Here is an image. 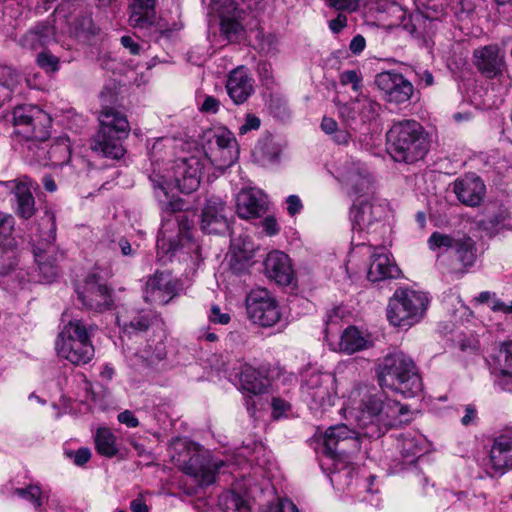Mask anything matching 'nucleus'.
Instances as JSON below:
<instances>
[{
	"label": "nucleus",
	"mask_w": 512,
	"mask_h": 512,
	"mask_svg": "<svg viewBox=\"0 0 512 512\" xmlns=\"http://www.w3.org/2000/svg\"><path fill=\"white\" fill-rule=\"evenodd\" d=\"M69 457L72 458L75 465L83 466L90 460L91 451L89 448L82 447L74 452H70Z\"/></svg>",
	"instance_id": "e2e57ef3"
},
{
	"label": "nucleus",
	"mask_w": 512,
	"mask_h": 512,
	"mask_svg": "<svg viewBox=\"0 0 512 512\" xmlns=\"http://www.w3.org/2000/svg\"><path fill=\"white\" fill-rule=\"evenodd\" d=\"M293 375L282 372L278 367L261 366L258 369L246 363H238L233 367L228 376V381L232 384H271L273 382H292Z\"/></svg>",
	"instance_id": "4468645a"
},
{
	"label": "nucleus",
	"mask_w": 512,
	"mask_h": 512,
	"mask_svg": "<svg viewBox=\"0 0 512 512\" xmlns=\"http://www.w3.org/2000/svg\"><path fill=\"white\" fill-rule=\"evenodd\" d=\"M36 62L38 66L48 72H55L59 69L58 57L49 51H43L37 55Z\"/></svg>",
	"instance_id": "5fc2aeb1"
},
{
	"label": "nucleus",
	"mask_w": 512,
	"mask_h": 512,
	"mask_svg": "<svg viewBox=\"0 0 512 512\" xmlns=\"http://www.w3.org/2000/svg\"><path fill=\"white\" fill-rule=\"evenodd\" d=\"M359 110H360V123H367L379 116L381 105L364 95L358 97Z\"/></svg>",
	"instance_id": "49530a36"
},
{
	"label": "nucleus",
	"mask_w": 512,
	"mask_h": 512,
	"mask_svg": "<svg viewBox=\"0 0 512 512\" xmlns=\"http://www.w3.org/2000/svg\"><path fill=\"white\" fill-rule=\"evenodd\" d=\"M220 101L213 96H205L199 109L203 113L216 114L219 111Z\"/></svg>",
	"instance_id": "69168bd1"
},
{
	"label": "nucleus",
	"mask_w": 512,
	"mask_h": 512,
	"mask_svg": "<svg viewBox=\"0 0 512 512\" xmlns=\"http://www.w3.org/2000/svg\"><path fill=\"white\" fill-rule=\"evenodd\" d=\"M453 191L462 204L476 207L483 201L486 187L480 177L468 174L454 182Z\"/></svg>",
	"instance_id": "a878e982"
},
{
	"label": "nucleus",
	"mask_w": 512,
	"mask_h": 512,
	"mask_svg": "<svg viewBox=\"0 0 512 512\" xmlns=\"http://www.w3.org/2000/svg\"><path fill=\"white\" fill-rule=\"evenodd\" d=\"M226 465V461L213 460L206 455L194 454L182 464L181 469L203 487L213 484L216 481V475Z\"/></svg>",
	"instance_id": "aec40b11"
},
{
	"label": "nucleus",
	"mask_w": 512,
	"mask_h": 512,
	"mask_svg": "<svg viewBox=\"0 0 512 512\" xmlns=\"http://www.w3.org/2000/svg\"><path fill=\"white\" fill-rule=\"evenodd\" d=\"M93 330V326L85 324L82 320L69 321L62 328L56 341L59 357L74 365L90 362L94 356V347L91 342Z\"/></svg>",
	"instance_id": "39448f33"
},
{
	"label": "nucleus",
	"mask_w": 512,
	"mask_h": 512,
	"mask_svg": "<svg viewBox=\"0 0 512 512\" xmlns=\"http://www.w3.org/2000/svg\"><path fill=\"white\" fill-rule=\"evenodd\" d=\"M456 236L457 233L446 234L440 231H435L429 236L427 246L436 254L437 261L450 252L453 245H457Z\"/></svg>",
	"instance_id": "37998d69"
},
{
	"label": "nucleus",
	"mask_w": 512,
	"mask_h": 512,
	"mask_svg": "<svg viewBox=\"0 0 512 512\" xmlns=\"http://www.w3.org/2000/svg\"><path fill=\"white\" fill-rule=\"evenodd\" d=\"M180 290L179 281L169 272H156L151 276L144 289V300L155 305L169 303Z\"/></svg>",
	"instance_id": "6ab92c4d"
},
{
	"label": "nucleus",
	"mask_w": 512,
	"mask_h": 512,
	"mask_svg": "<svg viewBox=\"0 0 512 512\" xmlns=\"http://www.w3.org/2000/svg\"><path fill=\"white\" fill-rule=\"evenodd\" d=\"M429 299L424 292L397 289L387 306V319L393 326L409 328L420 322L428 308Z\"/></svg>",
	"instance_id": "423d86ee"
},
{
	"label": "nucleus",
	"mask_w": 512,
	"mask_h": 512,
	"mask_svg": "<svg viewBox=\"0 0 512 512\" xmlns=\"http://www.w3.org/2000/svg\"><path fill=\"white\" fill-rule=\"evenodd\" d=\"M375 84L382 98L392 104H404L411 99L414 93L413 84L401 73L394 70L383 71L377 74Z\"/></svg>",
	"instance_id": "2eb2a0df"
},
{
	"label": "nucleus",
	"mask_w": 512,
	"mask_h": 512,
	"mask_svg": "<svg viewBox=\"0 0 512 512\" xmlns=\"http://www.w3.org/2000/svg\"><path fill=\"white\" fill-rule=\"evenodd\" d=\"M268 451L262 443L253 442L237 448L235 455L229 460V466H242L244 463L266 468L270 462Z\"/></svg>",
	"instance_id": "2f4dec72"
},
{
	"label": "nucleus",
	"mask_w": 512,
	"mask_h": 512,
	"mask_svg": "<svg viewBox=\"0 0 512 512\" xmlns=\"http://www.w3.org/2000/svg\"><path fill=\"white\" fill-rule=\"evenodd\" d=\"M201 228L205 233H219L228 228L225 203L218 197L207 200L201 219Z\"/></svg>",
	"instance_id": "c756f323"
},
{
	"label": "nucleus",
	"mask_w": 512,
	"mask_h": 512,
	"mask_svg": "<svg viewBox=\"0 0 512 512\" xmlns=\"http://www.w3.org/2000/svg\"><path fill=\"white\" fill-rule=\"evenodd\" d=\"M20 75L11 67L0 66V86L13 91L18 85Z\"/></svg>",
	"instance_id": "603ef678"
},
{
	"label": "nucleus",
	"mask_w": 512,
	"mask_h": 512,
	"mask_svg": "<svg viewBox=\"0 0 512 512\" xmlns=\"http://www.w3.org/2000/svg\"><path fill=\"white\" fill-rule=\"evenodd\" d=\"M287 212L290 216H294L303 208L301 199L297 195H290L286 199Z\"/></svg>",
	"instance_id": "338daca9"
},
{
	"label": "nucleus",
	"mask_w": 512,
	"mask_h": 512,
	"mask_svg": "<svg viewBox=\"0 0 512 512\" xmlns=\"http://www.w3.org/2000/svg\"><path fill=\"white\" fill-rule=\"evenodd\" d=\"M359 0H328V5L336 10L353 12L358 8Z\"/></svg>",
	"instance_id": "680f3d73"
},
{
	"label": "nucleus",
	"mask_w": 512,
	"mask_h": 512,
	"mask_svg": "<svg viewBox=\"0 0 512 512\" xmlns=\"http://www.w3.org/2000/svg\"><path fill=\"white\" fill-rule=\"evenodd\" d=\"M14 226V217L9 213L0 211V244H4L11 237Z\"/></svg>",
	"instance_id": "864d4df0"
},
{
	"label": "nucleus",
	"mask_w": 512,
	"mask_h": 512,
	"mask_svg": "<svg viewBox=\"0 0 512 512\" xmlns=\"http://www.w3.org/2000/svg\"><path fill=\"white\" fill-rule=\"evenodd\" d=\"M230 315L228 313L221 312V309L217 305H213L210 309L209 320L214 324L226 325L230 321Z\"/></svg>",
	"instance_id": "0e129e2a"
},
{
	"label": "nucleus",
	"mask_w": 512,
	"mask_h": 512,
	"mask_svg": "<svg viewBox=\"0 0 512 512\" xmlns=\"http://www.w3.org/2000/svg\"><path fill=\"white\" fill-rule=\"evenodd\" d=\"M209 152L206 157L208 164L219 169H225L233 165L239 157V145L233 132L225 127L215 129L209 138Z\"/></svg>",
	"instance_id": "9d476101"
},
{
	"label": "nucleus",
	"mask_w": 512,
	"mask_h": 512,
	"mask_svg": "<svg viewBox=\"0 0 512 512\" xmlns=\"http://www.w3.org/2000/svg\"><path fill=\"white\" fill-rule=\"evenodd\" d=\"M211 9L220 19L221 35L228 42H236L244 35V9L238 0H210Z\"/></svg>",
	"instance_id": "f8f14e48"
},
{
	"label": "nucleus",
	"mask_w": 512,
	"mask_h": 512,
	"mask_svg": "<svg viewBox=\"0 0 512 512\" xmlns=\"http://www.w3.org/2000/svg\"><path fill=\"white\" fill-rule=\"evenodd\" d=\"M270 406L272 408V417L276 420L286 417L291 409L290 403L279 397H271Z\"/></svg>",
	"instance_id": "4d7b16f0"
},
{
	"label": "nucleus",
	"mask_w": 512,
	"mask_h": 512,
	"mask_svg": "<svg viewBox=\"0 0 512 512\" xmlns=\"http://www.w3.org/2000/svg\"><path fill=\"white\" fill-rule=\"evenodd\" d=\"M0 188L13 190L16 199V213L20 218L29 219L35 213V199L31 192L32 181L28 178L0 182Z\"/></svg>",
	"instance_id": "cd10ccee"
},
{
	"label": "nucleus",
	"mask_w": 512,
	"mask_h": 512,
	"mask_svg": "<svg viewBox=\"0 0 512 512\" xmlns=\"http://www.w3.org/2000/svg\"><path fill=\"white\" fill-rule=\"evenodd\" d=\"M55 27L49 22H39L30 28L19 40L22 48L38 50L56 42Z\"/></svg>",
	"instance_id": "7c9ffc66"
},
{
	"label": "nucleus",
	"mask_w": 512,
	"mask_h": 512,
	"mask_svg": "<svg viewBox=\"0 0 512 512\" xmlns=\"http://www.w3.org/2000/svg\"><path fill=\"white\" fill-rule=\"evenodd\" d=\"M247 491L240 492V483L233 484L232 490L220 498V505L226 512H250V506L246 499Z\"/></svg>",
	"instance_id": "ea45409f"
},
{
	"label": "nucleus",
	"mask_w": 512,
	"mask_h": 512,
	"mask_svg": "<svg viewBox=\"0 0 512 512\" xmlns=\"http://www.w3.org/2000/svg\"><path fill=\"white\" fill-rule=\"evenodd\" d=\"M376 374L379 384H418L422 381L414 361L402 352L386 355L379 363Z\"/></svg>",
	"instance_id": "6e6552de"
},
{
	"label": "nucleus",
	"mask_w": 512,
	"mask_h": 512,
	"mask_svg": "<svg viewBox=\"0 0 512 512\" xmlns=\"http://www.w3.org/2000/svg\"><path fill=\"white\" fill-rule=\"evenodd\" d=\"M44 140H37L36 145H32V150H28L27 158L30 161L41 165L62 166L69 162L71 156L70 140L66 136L58 138L47 149Z\"/></svg>",
	"instance_id": "a211bd4d"
},
{
	"label": "nucleus",
	"mask_w": 512,
	"mask_h": 512,
	"mask_svg": "<svg viewBox=\"0 0 512 512\" xmlns=\"http://www.w3.org/2000/svg\"><path fill=\"white\" fill-rule=\"evenodd\" d=\"M358 97L339 107V115L348 127L356 128L360 123V110H359Z\"/></svg>",
	"instance_id": "de8ad7c7"
},
{
	"label": "nucleus",
	"mask_w": 512,
	"mask_h": 512,
	"mask_svg": "<svg viewBox=\"0 0 512 512\" xmlns=\"http://www.w3.org/2000/svg\"><path fill=\"white\" fill-rule=\"evenodd\" d=\"M369 340L356 327L350 326L344 330L339 343L340 350L347 354L367 348Z\"/></svg>",
	"instance_id": "a19ab883"
},
{
	"label": "nucleus",
	"mask_w": 512,
	"mask_h": 512,
	"mask_svg": "<svg viewBox=\"0 0 512 512\" xmlns=\"http://www.w3.org/2000/svg\"><path fill=\"white\" fill-rule=\"evenodd\" d=\"M39 226L46 228L45 232L39 231L37 235V245H35L34 256L38 264L39 272L44 282L50 283L58 276V267L55 264V259L51 261L49 258L55 252L52 245L56 238V227L54 217L46 215L41 219Z\"/></svg>",
	"instance_id": "1a4fd4ad"
},
{
	"label": "nucleus",
	"mask_w": 512,
	"mask_h": 512,
	"mask_svg": "<svg viewBox=\"0 0 512 512\" xmlns=\"http://www.w3.org/2000/svg\"><path fill=\"white\" fill-rule=\"evenodd\" d=\"M473 64L488 79L501 78L507 71L505 52L498 44H489L475 49Z\"/></svg>",
	"instance_id": "f3484780"
},
{
	"label": "nucleus",
	"mask_w": 512,
	"mask_h": 512,
	"mask_svg": "<svg viewBox=\"0 0 512 512\" xmlns=\"http://www.w3.org/2000/svg\"><path fill=\"white\" fill-rule=\"evenodd\" d=\"M173 141L157 139L149 151L150 168L146 169L154 193L164 212H177L184 208L182 199L172 193L178 189L182 193H192L200 185L202 171L208 165L202 154L191 155L175 160L170 169L163 168L165 157L172 155Z\"/></svg>",
	"instance_id": "f03ea898"
},
{
	"label": "nucleus",
	"mask_w": 512,
	"mask_h": 512,
	"mask_svg": "<svg viewBox=\"0 0 512 512\" xmlns=\"http://www.w3.org/2000/svg\"><path fill=\"white\" fill-rule=\"evenodd\" d=\"M254 154L262 159L263 162L273 163L277 162L280 154L278 145L272 141L267 140L260 142L256 147Z\"/></svg>",
	"instance_id": "09e8293b"
},
{
	"label": "nucleus",
	"mask_w": 512,
	"mask_h": 512,
	"mask_svg": "<svg viewBox=\"0 0 512 512\" xmlns=\"http://www.w3.org/2000/svg\"><path fill=\"white\" fill-rule=\"evenodd\" d=\"M440 496L444 498L447 503H462L464 507L473 511H479L487 505L486 494L474 489L459 492L443 490Z\"/></svg>",
	"instance_id": "72a5a7b5"
},
{
	"label": "nucleus",
	"mask_w": 512,
	"mask_h": 512,
	"mask_svg": "<svg viewBox=\"0 0 512 512\" xmlns=\"http://www.w3.org/2000/svg\"><path fill=\"white\" fill-rule=\"evenodd\" d=\"M46 493V491H42L37 485H29L26 488H17L14 491V494L17 496L31 502L37 512H47L46 509L43 508Z\"/></svg>",
	"instance_id": "a18cd8bd"
},
{
	"label": "nucleus",
	"mask_w": 512,
	"mask_h": 512,
	"mask_svg": "<svg viewBox=\"0 0 512 512\" xmlns=\"http://www.w3.org/2000/svg\"><path fill=\"white\" fill-rule=\"evenodd\" d=\"M16 263V250L0 244V276L7 275Z\"/></svg>",
	"instance_id": "8fccbe9b"
},
{
	"label": "nucleus",
	"mask_w": 512,
	"mask_h": 512,
	"mask_svg": "<svg viewBox=\"0 0 512 512\" xmlns=\"http://www.w3.org/2000/svg\"><path fill=\"white\" fill-rule=\"evenodd\" d=\"M335 178L355 195H365L372 187L370 173L360 162L350 161L337 167Z\"/></svg>",
	"instance_id": "412c9836"
},
{
	"label": "nucleus",
	"mask_w": 512,
	"mask_h": 512,
	"mask_svg": "<svg viewBox=\"0 0 512 512\" xmlns=\"http://www.w3.org/2000/svg\"><path fill=\"white\" fill-rule=\"evenodd\" d=\"M264 512H299V510L292 501L281 499L277 503L269 505Z\"/></svg>",
	"instance_id": "052dcab7"
},
{
	"label": "nucleus",
	"mask_w": 512,
	"mask_h": 512,
	"mask_svg": "<svg viewBox=\"0 0 512 512\" xmlns=\"http://www.w3.org/2000/svg\"><path fill=\"white\" fill-rule=\"evenodd\" d=\"M456 242L457 245H453V248L447 254L453 255L464 268L473 266L476 260V248L473 239L457 234Z\"/></svg>",
	"instance_id": "4c0bfd02"
},
{
	"label": "nucleus",
	"mask_w": 512,
	"mask_h": 512,
	"mask_svg": "<svg viewBox=\"0 0 512 512\" xmlns=\"http://www.w3.org/2000/svg\"><path fill=\"white\" fill-rule=\"evenodd\" d=\"M405 464H414L426 451V441L422 435L403 434L398 445Z\"/></svg>",
	"instance_id": "c9c22d12"
},
{
	"label": "nucleus",
	"mask_w": 512,
	"mask_h": 512,
	"mask_svg": "<svg viewBox=\"0 0 512 512\" xmlns=\"http://www.w3.org/2000/svg\"><path fill=\"white\" fill-rule=\"evenodd\" d=\"M241 393L245 399L247 411L251 416H255L257 411L267 408L270 401L269 386H240Z\"/></svg>",
	"instance_id": "e433bc0d"
},
{
	"label": "nucleus",
	"mask_w": 512,
	"mask_h": 512,
	"mask_svg": "<svg viewBox=\"0 0 512 512\" xmlns=\"http://www.w3.org/2000/svg\"><path fill=\"white\" fill-rule=\"evenodd\" d=\"M225 88L232 102L241 105L254 93V79L247 68L238 66L228 74Z\"/></svg>",
	"instance_id": "b1692460"
},
{
	"label": "nucleus",
	"mask_w": 512,
	"mask_h": 512,
	"mask_svg": "<svg viewBox=\"0 0 512 512\" xmlns=\"http://www.w3.org/2000/svg\"><path fill=\"white\" fill-rule=\"evenodd\" d=\"M401 271L391 259L386 247L377 246L371 254V263L368 270V279L372 282L385 279L398 278Z\"/></svg>",
	"instance_id": "bb28decb"
},
{
	"label": "nucleus",
	"mask_w": 512,
	"mask_h": 512,
	"mask_svg": "<svg viewBox=\"0 0 512 512\" xmlns=\"http://www.w3.org/2000/svg\"><path fill=\"white\" fill-rule=\"evenodd\" d=\"M157 0H128L129 25L151 41L168 37V23L157 15Z\"/></svg>",
	"instance_id": "0eeeda50"
},
{
	"label": "nucleus",
	"mask_w": 512,
	"mask_h": 512,
	"mask_svg": "<svg viewBox=\"0 0 512 512\" xmlns=\"http://www.w3.org/2000/svg\"><path fill=\"white\" fill-rule=\"evenodd\" d=\"M429 144L427 133L415 120L395 122L387 132V150L397 162L414 163L423 159Z\"/></svg>",
	"instance_id": "7ed1b4c3"
},
{
	"label": "nucleus",
	"mask_w": 512,
	"mask_h": 512,
	"mask_svg": "<svg viewBox=\"0 0 512 512\" xmlns=\"http://www.w3.org/2000/svg\"><path fill=\"white\" fill-rule=\"evenodd\" d=\"M489 465L500 473L512 469V429L494 438L489 452Z\"/></svg>",
	"instance_id": "c85d7f7f"
},
{
	"label": "nucleus",
	"mask_w": 512,
	"mask_h": 512,
	"mask_svg": "<svg viewBox=\"0 0 512 512\" xmlns=\"http://www.w3.org/2000/svg\"><path fill=\"white\" fill-rule=\"evenodd\" d=\"M384 214L385 206L381 203L368 200L354 203L350 212L353 229L370 232L375 227L373 231H376L378 228L385 230L384 225L380 223Z\"/></svg>",
	"instance_id": "4be33fe9"
},
{
	"label": "nucleus",
	"mask_w": 512,
	"mask_h": 512,
	"mask_svg": "<svg viewBox=\"0 0 512 512\" xmlns=\"http://www.w3.org/2000/svg\"><path fill=\"white\" fill-rule=\"evenodd\" d=\"M154 314L151 311H125L116 316V322L124 333L133 334L146 331L152 323Z\"/></svg>",
	"instance_id": "473e14b6"
},
{
	"label": "nucleus",
	"mask_w": 512,
	"mask_h": 512,
	"mask_svg": "<svg viewBox=\"0 0 512 512\" xmlns=\"http://www.w3.org/2000/svg\"><path fill=\"white\" fill-rule=\"evenodd\" d=\"M43 508H45L47 512H66L61 499L54 494L46 493Z\"/></svg>",
	"instance_id": "bf43d9fd"
},
{
	"label": "nucleus",
	"mask_w": 512,
	"mask_h": 512,
	"mask_svg": "<svg viewBox=\"0 0 512 512\" xmlns=\"http://www.w3.org/2000/svg\"><path fill=\"white\" fill-rule=\"evenodd\" d=\"M267 208V197L260 189L244 188L236 196V212L242 219L261 217Z\"/></svg>",
	"instance_id": "5701e85b"
},
{
	"label": "nucleus",
	"mask_w": 512,
	"mask_h": 512,
	"mask_svg": "<svg viewBox=\"0 0 512 512\" xmlns=\"http://www.w3.org/2000/svg\"><path fill=\"white\" fill-rule=\"evenodd\" d=\"M99 122L100 129L93 137L92 150L112 159L121 158L125 152L122 140L128 137L130 131L126 116L113 108H104Z\"/></svg>",
	"instance_id": "20e7f679"
},
{
	"label": "nucleus",
	"mask_w": 512,
	"mask_h": 512,
	"mask_svg": "<svg viewBox=\"0 0 512 512\" xmlns=\"http://www.w3.org/2000/svg\"><path fill=\"white\" fill-rule=\"evenodd\" d=\"M246 308L249 319L262 327L275 325L281 317L277 301L266 289L251 290L246 299Z\"/></svg>",
	"instance_id": "ddd939ff"
},
{
	"label": "nucleus",
	"mask_w": 512,
	"mask_h": 512,
	"mask_svg": "<svg viewBox=\"0 0 512 512\" xmlns=\"http://www.w3.org/2000/svg\"><path fill=\"white\" fill-rule=\"evenodd\" d=\"M265 275L281 286L290 285L294 279L291 259L282 251L274 250L264 260Z\"/></svg>",
	"instance_id": "393cba45"
},
{
	"label": "nucleus",
	"mask_w": 512,
	"mask_h": 512,
	"mask_svg": "<svg viewBox=\"0 0 512 512\" xmlns=\"http://www.w3.org/2000/svg\"><path fill=\"white\" fill-rule=\"evenodd\" d=\"M414 393L409 386H351L342 409L355 420L362 436L379 438L398 415L407 412L400 398L412 397ZM359 436L360 432L346 424L329 427L323 437L324 457L331 461L340 459L349 448H358Z\"/></svg>",
	"instance_id": "f257e3e1"
},
{
	"label": "nucleus",
	"mask_w": 512,
	"mask_h": 512,
	"mask_svg": "<svg viewBox=\"0 0 512 512\" xmlns=\"http://www.w3.org/2000/svg\"><path fill=\"white\" fill-rule=\"evenodd\" d=\"M141 357L153 365L156 362L163 360L166 357V347L162 340L155 343L154 348L149 344L148 347L142 352Z\"/></svg>",
	"instance_id": "3c124183"
},
{
	"label": "nucleus",
	"mask_w": 512,
	"mask_h": 512,
	"mask_svg": "<svg viewBox=\"0 0 512 512\" xmlns=\"http://www.w3.org/2000/svg\"><path fill=\"white\" fill-rule=\"evenodd\" d=\"M77 294L82 304L95 312L110 310L114 306L111 290L95 274L87 276L83 288L78 289Z\"/></svg>",
	"instance_id": "dca6fc26"
},
{
	"label": "nucleus",
	"mask_w": 512,
	"mask_h": 512,
	"mask_svg": "<svg viewBox=\"0 0 512 512\" xmlns=\"http://www.w3.org/2000/svg\"><path fill=\"white\" fill-rule=\"evenodd\" d=\"M489 364L494 373L512 377V341L502 343Z\"/></svg>",
	"instance_id": "79ce46f5"
},
{
	"label": "nucleus",
	"mask_w": 512,
	"mask_h": 512,
	"mask_svg": "<svg viewBox=\"0 0 512 512\" xmlns=\"http://www.w3.org/2000/svg\"><path fill=\"white\" fill-rule=\"evenodd\" d=\"M376 10L380 21H389V25H396L405 17L402 7L395 2L380 1L377 3Z\"/></svg>",
	"instance_id": "c03bdc74"
},
{
	"label": "nucleus",
	"mask_w": 512,
	"mask_h": 512,
	"mask_svg": "<svg viewBox=\"0 0 512 512\" xmlns=\"http://www.w3.org/2000/svg\"><path fill=\"white\" fill-rule=\"evenodd\" d=\"M95 449L103 457L113 458L119 452L117 437L107 427H99L93 434Z\"/></svg>",
	"instance_id": "58836bf2"
},
{
	"label": "nucleus",
	"mask_w": 512,
	"mask_h": 512,
	"mask_svg": "<svg viewBox=\"0 0 512 512\" xmlns=\"http://www.w3.org/2000/svg\"><path fill=\"white\" fill-rule=\"evenodd\" d=\"M490 308L494 312H502L504 314H512V301L506 303L500 299H493Z\"/></svg>",
	"instance_id": "774afa93"
},
{
	"label": "nucleus",
	"mask_w": 512,
	"mask_h": 512,
	"mask_svg": "<svg viewBox=\"0 0 512 512\" xmlns=\"http://www.w3.org/2000/svg\"><path fill=\"white\" fill-rule=\"evenodd\" d=\"M261 120L254 114H247L243 124L239 127V135H246L251 131H257L260 128Z\"/></svg>",
	"instance_id": "13d9d810"
},
{
	"label": "nucleus",
	"mask_w": 512,
	"mask_h": 512,
	"mask_svg": "<svg viewBox=\"0 0 512 512\" xmlns=\"http://www.w3.org/2000/svg\"><path fill=\"white\" fill-rule=\"evenodd\" d=\"M342 85H351L353 91L359 92L362 88V77L356 70H346L340 74Z\"/></svg>",
	"instance_id": "6e6d98bb"
},
{
	"label": "nucleus",
	"mask_w": 512,
	"mask_h": 512,
	"mask_svg": "<svg viewBox=\"0 0 512 512\" xmlns=\"http://www.w3.org/2000/svg\"><path fill=\"white\" fill-rule=\"evenodd\" d=\"M178 224V220H163L162 227L157 237V257L162 262L171 260V257L179 248L178 233L176 235L167 234L168 226L173 228Z\"/></svg>",
	"instance_id": "f704fd0d"
},
{
	"label": "nucleus",
	"mask_w": 512,
	"mask_h": 512,
	"mask_svg": "<svg viewBox=\"0 0 512 512\" xmlns=\"http://www.w3.org/2000/svg\"><path fill=\"white\" fill-rule=\"evenodd\" d=\"M45 119L46 115L43 111L33 105H22L13 110V125L16 128V133L26 139L27 150H32V145H36L37 140L46 139V131L42 127L38 128Z\"/></svg>",
	"instance_id": "9b49d317"
}]
</instances>
